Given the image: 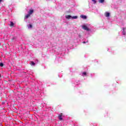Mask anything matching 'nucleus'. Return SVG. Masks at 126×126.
<instances>
[{"instance_id":"nucleus-1","label":"nucleus","mask_w":126,"mask_h":126,"mask_svg":"<svg viewBox=\"0 0 126 126\" xmlns=\"http://www.w3.org/2000/svg\"><path fill=\"white\" fill-rule=\"evenodd\" d=\"M65 18L66 19H77V18H78V16H71L70 15H68L65 16Z\"/></svg>"},{"instance_id":"nucleus-2","label":"nucleus","mask_w":126,"mask_h":126,"mask_svg":"<svg viewBox=\"0 0 126 126\" xmlns=\"http://www.w3.org/2000/svg\"><path fill=\"white\" fill-rule=\"evenodd\" d=\"M82 29L86 30V31H90V29L88 28L87 25H84L82 26Z\"/></svg>"},{"instance_id":"nucleus-3","label":"nucleus","mask_w":126,"mask_h":126,"mask_svg":"<svg viewBox=\"0 0 126 126\" xmlns=\"http://www.w3.org/2000/svg\"><path fill=\"white\" fill-rule=\"evenodd\" d=\"M33 12H34V10L30 9L29 11L28 12V14L31 15L32 14H33Z\"/></svg>"},{"instance_id":"nucleus-4","label":"nucleus","mask_w":126,"mask_h":126,"mask_svg":"<svg viewBox=\"0 0 126 126\" xmlns=\"http://www.w3.org/2000/svg\"><path fill=\"white\" fill-rule=\"evenodd\" d=\"M80 17L82 18V19H87V16L84 15H81Z\"/></svg>"},{"instance_id":"nucleus-5","label":"nucleus","mask_w":126,"mask_h":126,"mask_svg":"<svg viewBox=\"0 0 126 126\" xmlns=\"http://www.w3.org/2000/svg\"><path fill=\"white\" fill-rule=\"evenodd\" d=\"M63 114H61V115H60L59 116H58V118L60 120V121H63Z\"/></svg>"},{"instance_id":"nucleus-6","label":"nucleus","mask_w":126,"mask_h":126,"mask_svg":"<svg viewBox=\"0 0 126 126\" xmlns=\"http://www.w3.org/2000/svg\"><path fill=\"white\" fill-rule=\"evenodd\" d=\"M30 15H31L28 13L27 15L25 16V19H27V18H29V17H30Z\"/></svg>"},{"instance_id":"nucleus-7","label":"nucleus","mask_w":126,"mask_h":126,"mask_svg":"<svg viewBox=\"0 0 126 126\" xmlns=\"http://www.w3.org/2000/svg\"><path fill=\"white\" fill-rule=\"evenodd\" d=\"M32 27H33V26H32V25L31 24L28 25V28L29 29H31V28H32Z\"/></svg>"},{"instance_id":"nucleus-8","label":"nucleus","mask_w":126,"mask_h":126,"mask_svg":"<svg viewBox=\"0 0 126 126\" xmlns=\"http://www.w3.org/2000/svg\"><path fill=\"white\" fill-rule=\"evenodd\" d=\"M105 16L106 17H109L110 16V13L106 12L105 13Z\"/></svg>"},{"instance_id":"nucleus-9","label":"nucleus","mask_w":126,"mask_h":126,"mask_svg":"<svg viewBox=\"0 0 126 126\" xmlns=\"http://www.w3.org/2000/svg\"><path fill=\"white\" fill-rule=\"evenodd\" d=\"M10 27H12V26H14V23H13V22L12 21H11L10 22Z\"/></svg>"},{"instance_id":"nucleus-10","label":"nucleus","mask_w":126,"mask_h":126,"mask_svg":"<svg viewBox=\"0 0 126 126\" xmlns=\"http://www.w3.org/2000/svg\"><path fill=\"white\" fill-rule=\"evenodd\" d=\"M30 64H31V65H33L34 66V65H35V64H36V63H34L33 61H31V63H30Z\"/></svg>"},{"instance_id":"nucleus-11","label":"nucleus","mask_w":126,"mask_h":126,"mask_svg":"<svg viewBox=\"0 0 126 126\" xmlns=\"http://www.w3.org/2000/svg\"><path fill=\"white\" fill-rule=\"evenodd\" d=\"M99 3H104L105 0H98Z\"/></svg>"},{"instance_id":"nucleus-12","label":"nucleus","mask_w":126,"mask_h":126,"mask_svg":"<svg viewBox=\"0 0 126 126\" xmlns=\"http://www.w3.org/2000/svg\"><path fill=\"white\" fill-rule=\"evenodd\" d=\"M125 29H126V28H123V31L122 32L123 35H126V32H125Z\"/></svg>"},{"instance_id":"nucleus-13","label":"nucleus","mask_w":126,"mask_h":126,"mask_svg":"<svg viewBox=\"0 0 126 126\" xmlns=\"http://www.w3.org/2000/svg\"><path fill=\"white\" fill-rule=\"evenodd\" d=\"M87 73L86 72H83V73H82V76H86V75H87Z\"/></svg>"},{"instance_id":"nucleus-14","label":"nucleus","mask_w":126,"mask_h":126,"mask_svg":"<svg viewBox=\"0 0 126 126\" xmlns=\"http://www.w3.org/2000/svg\"><path fill=\"white\" fill-rule=\"evenodd\" d=\"M4 64L2 63H0V66L1 67H2V66H3Z\"/></svg>"},{"instance_id":"nucleus-15","label":"nucleus","mask_w":126,"mask_h":126,"mask_svg":"<svg viewBox=\"0 0 126 126\" xmlns=\"http://www.w3.org/2000/svg\"><path fill=\"white\" fill-rule=\"evenodd\" d=\"M92 1H93V2L95 4V3H96L97 2V1H96V0H92Z\"/></svg>"},{"instance_id":"nucleus-16","label":"nucleus","mask_w":126,"mask_h":126,"mask_svg":"<svg viewBox=\"0 0 126 126\" xmlns=\"http://www.w3.org/2000/svg\"><path fill=\"white\" fill-rule=\"evenodd\" d=\"M83 44H86V43H88V40H87V42L83 41Z\"/></svg>"},{"instance_id":"nucleus-17","label":"nucleus","mask_w":126,"mask_h":126,"mask_svg":"<svg viewBox=\"0 0 126 126\" xmlns=\"http://www.w3.org/2000/svg\"><path fill=\"white\" fill-rule=\"evenodd\" d=\"M16 38L15 37H13L12 38V41H13V40H15Z\"/></svg>"},{"instance_id":"nucleus-18","label":"nucleus","mask_w":126,"mask_h":126,"mask_svg":"<svg viewBox=\"0 0 126 126\" xmlns=\"http://www.w3.org/2000/svg\"><path fill=\"white\" fill-rule=\"evenodd\" d=\"M79 38H81V35L79 34Z\"/></svg>"},{"instance_id":"nucleus-19","label":"nucleus","mask_w":126,"mask_h":126,"mask_svg":"<svg viewBox=\"0 0 126 126\" xmlns=\"http://www.w3.org/2000/svg\"><path fill=\"white\" fill-rule=\"evenodd\" d=\"M2 1V0H0V2H1Z\"/></svg>"},{"instance_id":"nucleus-20","label":"nucleus","mask_w":126,"mask_h":126,"mask_svg":"<svg viewBox=\"0 0 126 126\" xmlns=\"http://www.w3.org/2000/svg\"><path fill=\"white\" fill-rule=\"evenodd\" d=\"M0 77H1V75H0Z\"/></svg>"},{"instance_id":"nucleus-21","label":"nucleus","mask_w":126,"mask_h":126,"mask_svg":"<svg viewBox=\"0 0 126 126\" xmlns=\"http://www.w3.org/2000/svg\"><path fill=\"white\" fill-rule=\"evenodd\" d=\"M36 62H38V60H36Z\"/></svg>"}]
</instances>
